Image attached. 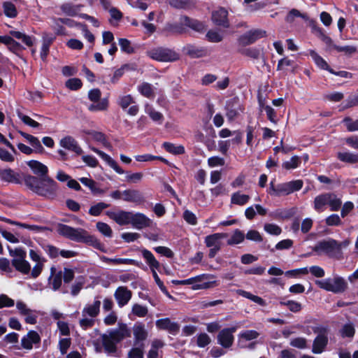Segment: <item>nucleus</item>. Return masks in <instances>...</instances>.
<instances>
[{"label": "nucleus", "instance_id": "obj_1", "mask_svg": "<svg viewBox=\"0 0 358 358\" xmlns=\"http://www.w3.org/2000/svg\"><path fill=\"white\" fill-rule=\"evenodd\" d=\"M24 182L31 190L41 196L53 199L57 195V183L48 176L38 178L31 175H24Z\"/></svg>", "mask_w": 358, "mask_h": 358}, {"label": "nucleus", "instance_id": "obj_2", "mask_svg": "<svg viewBox=\"0 0 358 358\" xmlns=\"http://www.w3.org/2000/svg\"><path fill=\"white\" fill-rule=\"evenodd\" d=\"M131 331L125 324H119L118 327L110 330L108 334L101 336L102 345L104 352L109 355H115L117 344L126 338L129 337Z\"/></svg>", "mask_w": 358, "mask_h": 358}, {"label": "nucleus", "instance_id": "obj_3", "mask_svg": "<svg viewBox=\"0 0 358 358\" xmlns=\"http://www.w3.org/2000/svg\"><path fill=\"white\" fill-rule=\"evenodd\" d=\"M101 301L99 297H95L92 303H87L81 313L79 324L83 329L92 328L95 324V318L99 315Z\"/></svg>", "mask_w": 358, "mask_h": 358}, {"label": "nucleus", "instance_id": "obj_4", "mask_svg": "<svg viewBox=\"0 0 358 358\" xmlns=\"http://www.w3.org/2000/svg\"><path fill=\"white\" fill-rule=\"evenodd\" d=\"M348 241L340 243L334 239L329 238L318 242L313 248L317 255H326L329 257H336L341 252L342 247H346Z\"/></svg>", "mask_w": 358, "mask_h": 358}, {"label": "nucleus", "instance_id": "obj_5", "mask_svg": "<svg viewBox=\"0 0 358 358\" xmlns=\"http://www.w3.org/2000/svg\"><path fill=\"white\" fill-rule=\"evenodd\" d=\"M315 285L320 289L334 294H341L345 292L348 289V282L344 278L338 275L332 278H328L323 280H315Z\"/></svg>", "mask_w": 358, "mask_h": 358}, {"label": "nucleus", "instance_id": "obj_6", "mask_svg": "<svg viewBox=\"0 0 358 358\" xmlns=\"http://www.w3.org/2000/svg\"><path fill=\"white\" fill-rule=\"evenodd\" d=\"M341 204V200L334 193L321 194L314 199V209L319 213L324 211L327 205L329 206L331 210H338Z\"/></svg>", "mask_w": 358, "mask_h": 358}, {"label": "nucleus", "instance_id": "obj_7", "mask_svg": "<svg viewBox=\"0 0 358 358\" xmlns=\"http://www.w3.org/2000/svg\"><path fill=\"white\" fill-rule=\"evenodd\" d=\"M303 185L301 180H295L275 185L273 182L270 183L268 193L274 196L289 195L296 191L300 190Z\"/></svg>", "mask_w": 358, "mask_h": 358}, {"label": "nucleus", "instance_id": "obj_8", "mask_svg": "<svg viewBox=\"0 0 358 358\" xmlns=\"http://www.w3.org/2000/svg\"><path fill=\"white\" fill-rule=\"evenodd\" d=\"M57 231L60 235L76 242L86 243L92 239L85 230L80 228L76 229L63 224H59L57 226Z\"/></svg>", "mask_w": 358, "mask_h": 358}, {"label": "nucleus", "instance_id": "obj_9", "mask_svg": "<svg viewBox=\"0 0 358 358\" xmlns=\"http://www.w3.org/2000/svg\"><path fill=\"white\" fill-rule=\"evenodd\" d=\"M147 55L152 59L162 62H172L178 59L175 51L162 47L152 48L147 52Z\"/></svg>", "mask_w": 358, "mask_h": 358}, {"label": "nucleus", "instance_id": "obj_10", "mask_svg": "<svg viewBox=\"0 0 358 358\" xmlns=\"http://www.w3.org/2000/svg\"><path fill=\"white\" fill-rule=\"evenodd\" d=\"M237 329L236 327H231L222 329L217 336V342L224 348H229L234 341V333Z\"/></svg>", "mask_w": 358, "mask_h": 358}, {"label": "nucleus", "instance_id": "obj_11", "mask_svg": "<svg viewBox=\"0 0 358 358\" xmlns=\"http://www.w3.org/2000/svg\"><path fill=\"white\" fill-rule=\"evenodd\" d=\"M266 32L262 29L250 30L241 35L238 38L240 45L245 46L255 43L257 40L266 36Z\"/></svg>", "mask_w": 358, "mask_h": 358}, {"label": "nucleus", "instance_id": "obj_12", "mask_svg": "<svg viewBox=\"0 0 358 358\" xmlns=\"http://www.w3.org/2000/svg\"><path fill=\"white\" fill-rule=\"evenodd\" d=\"M131 211L118 210L107 211L106 215L113 220L119 225H127L130 224Z\"/></svg>", "mask_w": 358, "mask_h": 358}, {"label": "nucleus", "instance_id": "obj_13", "mask_svg": "<svg viewBox=\"0 0 358 358\" xmlns=\"http://www.w3.org/2000/svg\"><path fill=\"white\" fill-rule=\"evenodd\" d=\"M130 224L137 229H142L149 227L151 224V220L143 213L131 212Z\"/></svg>", "mask_w": 358, "mask_h": 358}, {"label": "nucleus", "instance_id": "obj_14", "mask_svg": "<svg viewBox=\"0 0 358 358\" xmlns=\"http://www.w3.org/2000/svg\"><path fill=\"white\" fill-rule=\"evenodd\" d=\"M328 343L327 333L326 329H322L317 336L315 338L313 344V352L320 354L323 352Z\"/></svg>", "mask_w": 358, "mask_h": 358}, {"label": "nucleus", "instance_id": "obj_15", "mask_svg": "<svg viewBox=\"0 0 358 358\" xmlns=\"http://www.w3.org/2000/svg\"><path fill=\"white\" fill-rule=\"evenodd\" d=\"M156 327L159 329L166 330L173 335L177 334L180 330L179 324L167 317L157 320Z\"/></svg>", "mask_w": 358, "mask_h": 358}, {"label": "nucleus", "instance_id": "obj_16", "mask_svg": "<svg viewBox=\"0 0 358 358\" xmlns=\"http://www.w3.org/2000/svg\"><path fill=\"white\" fill-rule=\"evenodd\" d=\"M59 145L61 147L73 151L77 155L83 153V150L79 145L78 141L71 136H66L62 138L59 141Z\"/></svg>", "mask_w": 358, "mask_h": 358}, {"label": "nucleus", "instance_id": "obj_17", "mask_svg": "<svg viewBox=\"0 0 358 358\" xmlns=\"http://www.w3.org/2000/svg\"><path fill=\"white\" fill-rule=\"evenodd\" d=\"M227 16V10L223 8H220L217 10L213 12L212 20L215 24L227 28L229 27Z\"/></svg>", "mask_w": 358, "mask_h": 358}, {"label": "nucleus", "instance_id": "obj_18", "mask_svg": "<svg viewBox=\"0 0 358 358\" xmlns=\"http://www.w3.org/2000/svg\"><path fill=\"white\" fill-rule=\"evenodd\" d=\"M84 132L88 136L89 140L94 141L101 144L105 148L109 150L111 148L110 143L107 140L105 134L102 132L94 130H86Z\"/></svg>", "mask_w": 358, "mask_h": 358}, {"label": "nucleus", "instance_id": "obj_19", "mask_svg": "<svg viewBox=\"0 0 358 358\" xmlns=\"http://www.w3.org/2000/svg\"><path fill=\"white\" fill-rule=\"evenodd\" d=\"M114 296L120 307H123L129 301L131 298V292L126 287H119L115 294Z\"/></svg>", "mask_w": 358, "mask_h": 358}, {"label": "nucleus", "instance_id": "obj_20", "mask_svg": "<svg viewBox=\"0 0 358 358\" xmlns=\"http://www.w3.org/2000/svg\"><path fill=\"white\" fill-rule=\"evenodd\" d=\"M24 176L10 169L0 170V178L7 182L20 183L22 179L24 180Z\"/></svg>", "mask_w": 358, "mask_h": 358}, {"label": "nucleus", "instance_id": "obj_21", "mask_svg": "<svg viewBox=\"0 0 358 358\" xmlns=\"http://www.w3.org/2000/svg\"><path fill=\"white\" fill-rule=\"evenodd\" d=\"M226 110V116L228 120L231 122L243 112L244 108L238 101H234L227 103Z\"/></svg>", "mask_w": 358, "mask_h": 358}, {"label": "nucleus", "instance_id": "obj_22", "mask_svg": "<svg viewBox=\"0 0 358 358\" xmlns=\"http://www.w3.org/2000/svg\"><path fill=\"white\" fill-rule=\"evenodd\" d=\"M90 149L94 152L96 153L103 161H105L116 173L119 174H123L124 173V170L108 155L94 147H90Z\"/></svg>", "mask_w": 358, "mask_h": 358}, {"label": "nucleus", "instance_id": "obj_23", "mask_svg": "<svg viewBox=\"0 0 358 358\" xmlns=\"http://www.w3.org/2000/svg\"><path fill=\"white\" fill-rule=\"evenodd\" d=\"M259 336V333L255 330H244L238 335V343L241 348L246 347V342L252 341Z\"/></svg>", "mask_w": 358, "mask_h": 358}, {"label": "nucleus", "instance_id": "obj_24", "mask_svg": "<svg viewBox=\"0 0 358 358\" xmlns=\"http://www.w3.org/2000/svg\"><path fill=\"white\" fill-rule=\"evenodd\" d=\"M133 334L134 337V345L143 343L148 338V331L145 328V325L141 323H136L133 327Z\"/></svg>", "mask_w": 358, "mask_h": 358}, {"label": "nucleus", "instance_id": "obj_25", "mask_svg": "<svg viewBox=\"0 0 358 358\" xmlns=\"http://www.w3.org/2000/svg\"><path fill=\"white\" fill-rule=\"evenodd\" d=\"M122 200L139 204L143 201L142 194L136 189H126L122 192Z\"/></svg>", "mask_w": 358, "mask_h": 358}, {"label": "nucleus", "instance_id": "obj_26", "mask_svg": "<svg viewBox=\"0 0 358 358\" xmlns=\"http://www.w3.org/2000/svg\"><path fill=\"white\" fill-rule=\"evenodd\" d=\"M40 341L41 338L38 334L35 331H30L27 336L22 338L21 343L24 348L31 350L33 348V345L38 343Z\"/></svg>", "mask_w": 358, "mask_h": 358}, {"label": "nucleus", "instance_id": "obj_27", "mask_svg": "<svg viewBox=\"0 0 358 358\" xmlns=\"http://www.w3.org/2000/svg\"><path fill=\"white\" fill-rule=\"evenodd\" d=\"M227 237V234L225 233H215L208 235L205 238L204 243L208 248L221 247L222 239Z\"/></svg>", "mask_w": 358, "mask_h": 358}, {"label": "nucleus", "instance_id": "obj_28", "mask_svg": "<svg viewBox=\"0 0 358 358\" xmlns=\"http://www.w3.org/2000/svg\"><path fill=\"white\" fill-rule=\"evenodd\" d=\"M51 275L48 278V285L53 291L58 290L62 284V271L55 273V268H50Z\"/></svg>", "mask_w": 358, "mask_h": 358}, {"label": "nucleus", "instance_id": "obj_29", "mask_svg": "<svg viewBox=\"0 0 358 358\" xmlns=\"http://www.w3.org/2000/svg\"><path fill=\"white\" fill-rule=\"evenodd\" d=\"M27 164L34 174L39 176L41 178L47 176L48 169L41 162L36 160H30L27 162Z\"/></svg>", "mask_w": 358, "mask_h": 358}, {"label": "nucleus", "instance_id": "obj_30", "mask_svg": "<svg viewBox=\"0 0 358 358\" xmlns=\"http://www.w3.org/2000/svg\"><path fill=\"white\" fill-rule=\"evenodd\" d=\"M141 255L150 270L159 269L160 263L156 259L153 254L148 250L143 248L140 250Z\"/></svg>", "mask_w": 358, "mask_h": 358}, {"label": "nucleus", "instance_id": "obj_31", "mask_svg": "<svg viewBox=\"0 0 358 358\" xmlns=\"http://www.w3.org/2000/svg\"><path fill=\"white\" fill-rule=\"evenodd\" d=\"M206 278L201 279V281L196 282L192 287V289H207L213 287L214 285H217L216 281H209L208 280L213 278L214 276L210 274H203Z\"/></svg>", "mask_w": 358, "mask_h": 358}, {"label": "nucleus", "instance_id": "obj_32", "mask_svg": "<svg viewBox=\"0 0 358 358\" xmlns=\"http://www.w3.org/2000/svg\"><path fill=\"white\" fill-rule=\"evenodd\" d=\"M101 260L103 262L107 264H130L135 265L137 266H140V263L135 259H126V258H108L105 256L101 257Z\"/></svg>", "mask_w": 358, "mask_h": 358}, {"label": "nucleus", "instance_id": "obj_33", "mask_svg": "<svg viewBox=\"0 0 358 358\" xmlns=\"http://www.w3.org/2000/svg\"><path fill=\"white\" fill-rule=\"evenodd\" d=\"M250 196L241 193L240 191L233 193L231 196V204L244 206L250 201Z\"/></svg>", "mask_w": 358, "mask_h": 358}, {"label": "nucleus", "instance_id": "obj_34", "mask_svg": "<svg viewBox=\"0 0 358 358\" xmlns=\"http://www.w3.org/2000/svg\"><path fill=\"white\" fill-rule=\"evenodd\" d=\"M12 264L16 268L17 271H20L23 274H28L30 273V264L25 259H13Z\"/></svg>", "mask_w": 358, "mask_h": 358}, {"label": "nucleus", "instance_id": "obj_35", "mask_svg": "<svg viewBox=\"0 0 358 358\" xmlns=\"http://www.w3.org/2000/svg\"><path fill=\"white\" fill-rule=\"evenodd\" d=\"M337 157L345 163L355 164L358 162V154L351 152H339L337 153Z\"/></svg>", "mask_w": 358, "mask_h": 358}, {"label": "nucleus", "instance_id": "obj_36", "mask_svg": "<svg viewBox=\"0 0 358 358\" xmlns=\"http://www.w3.org/2000/svg\"><path fill=\"white\" fill-rule=\"evenodd\" d=\"M310 55L316 64V65L325 70H328L330 73H334V71L329 68V65L326 62V61L321 57L315 51L310 50Z\"/></svg>", "mask_w": 358, "mask_h": 358}, {"label": "nucleus", "instance_id": "obj_37", "mask_svg": "<svg viewBox=\"0 0 358 358\" xmlns=\"http://www.w3.org/2000/svg\"><path fill=\"white\" fill-rule=\"evenodd\" d=\"M180 23L196 31H201L203 28V25L201 22L187 16L181 17Z\"/></svg>", "mask_w": 358, "mask_h": 358}, {"label": "nucleus", "instance_id": "obj_38", "mask_svg": "<svg viewBox=\"0 0 358 358\" xmlns=\"http://www.w3.org/2000/svg\"><path fill=\"white\" fill-rule=\"evenodd\" d=\"M10 34L19 39L21 40L26 45L30 47L33 45V38L30 36H28L22 32L18 31H10Z\"/></svg>", "mask_w": 358, "mask_h": 358}, {"label": "nucleus", "instance_id": "obj_39", "mask_svg": "<svg viewBox=\"0 0 358 358\" xmlns=\"http://www.w3.org/2000/svg\"><path fill=\"white\" fill-rule=\"evenodd\" d=\"M313 29L327 45H328L329 48H334V45H335L334 44L332 39L325 34L324 30L322 28L318 27L314 24L313 26Z\"/></svg>", "mask_w": 358, "mask_h": 358}, {"label": "nucleus", "instance_id": "obj_40", "mask_svg": "<svg viewBox=\"0 0 358 358\" xmlns=\"http://www.w3.org/2000/svg\"><path fill=\"white\" fill-rule=\"evenodd\" d=\"M259 107L261 110H264L268 119L273 123L276 124L278 120L275 110L270 106L265 105L262 101H259Z\"/></svg>", "mask_w": 358, "mask_h": 358}, {"label": "nucleus", "instance_id": "obj_41", "mask_svg": "<svg viewBox=\"0 0 358 358\" xmlns=\"http://www.w3.org/2000/svg\"><path fill=\"white\" fill-rule=\"evenodd\" d=\"M108 106V101L106 98L102 99L97 102H93L92 104L88 106V109L90 111H102L106 110Z\"/></svg>", "mask_w": 358, "mask_h": 358}, {"label": "nucleus", "instance_id": "obj_42", "mask_svg": "<svg viewBox=\"0 0 358 358\" xmlns=\"http://www.w3.org/2000/svg\"><path fill=\"white\" fill-rule=\"evenodd\" d=\"M136 347L132 348L128 352V358H143L144 355V343L135 345Z\"/></svg>", "mask_w": 358, "mask_h": 358}, {"label": "nucleus", "instance_id": "obj_43", "mask_svg": "<svg viewBox=\"0 0 358 358\" xmlns=\"http://www.w3.org/2000/svg\"><path fill=\"white\" fill-rule=\"evenodd\" d=\"M163 148L169 152L173 155H181L185 152V148L180 145H175L166 142L163 144Z\"/></svg>", "mask_w": 358, "mask_h": 358}, {"label": "nucleus", "instance_id": "obj_44", "mask_svg": "<svg viewBox=\"0 0 358 358\" xmlns=\"http://www.w3.org/2000/svg\"><path fill=\"white\" fill-rule=\"evenodd\" d=\"M236 293L245 298L250 299L251 301H254L255 303H256L259 305H261V306L265 305V301H264L263 299H262L261 297H259L258 296L254 295V294H251L250 292H248L243 290V289H238V290H236Z\"/></svg>", "mask_w": 358, "mask_h": 358}, {"label": "nucleus", "instance_id": "obj_45", "mask_svg": "<svg viewBox=\"0 0 358 358\" xmlns=\"http://www.w3.org/2000/svg\"><path fill=\"white\" fill-rule=\"evenodd\" d=\"M138 90L143 96L147 98H153L155 96L152 85L148 83H143L138 85Z\"/></svg>", "mask_w": 358, "mask_h": 358}, {"label": "nucleus", "instance_id": "obj_46", "mask_svg": "<svg viewBox=\"0 0 358 358\" xmlns=\"http://www.w3.org/2000/svg\"><path fill=\"white\" fill-rule=\"evenodd\" d=\"M4 14L8 17H15L17 15L15 6L10 2L6 1L3 4Z\"/></svg>", "mask_w": 358, "mask_h": 358}, {"label": "nucleus", "instance_id": "obj_47", "mask_svg": "<svg viewBox=\"0 0 358 358\" xmlns=\"http://www.w3.org/2000/svg\"><path fill=\"white\" fill-rule=\"evenodd\" d=\"M134 99L130 94L122 95L119 96L117 99V104L123 109L125 110L129 106L134 103Z\"/></svg>", "mask_w": 358, "mask_h": 358}, {"label": "nucleus", "instance_id": "obj_48", "mask_svg": "<svg viewBox=\"0 0 358 358\" xmlns=\"http://www.w3.org/2000/svg\"><path fill=\"white\" fill-rule=\"evenodd\" d=\"M40 245L50 258H56L59 255V250L55 246L48 243H41Z\"/></svg>", "mask_w": 358, "mask_h": 358}, {"label": "nucleus", "instance_id": "obj_49", "mask_svg": "<svg viewBox=\"0 0 358 358\" xmlns=\"http://www.w3.org/2000/svg\"><path fill=\"white\" fill-rule=\"evenodd\" d=\"M109 207V204L104 202H99L96 204L92 206L89 210V213L92 216L99 215L103 210Z\"/></svg>", "mask_w": 358, "mask_h": 358}, {"label": "nucleus", "instance_id": "obj_50", "mask_svg": "<svg viewBox=\"0 0 358 358\" xmlns=\"http://www.w3.org/2000/svg\"><path fill=\"white\" fill-rule=\"evenodd\" d=\"M244 234L239 229H236L231 237L228 240L227 243L229 245L239 244L244 241Z\"/></svg>", "mask_w": 358, "mask_h": 358}, {"label": "nucleus", "instance_id": "obj_51", "mask_svg": "<svg viewBox=\"0 0 358 358\" xmlns=\"http://www.w3.org/2000/svg\"><path fill=\"white\" fill-rule=\"evenodd\" d=\"M300 164V158L298 156H293L289 161L284 162L282 166L285 169L290 170L297 168Z\"/></svg>", "mask_w": 358, "mask_h": 358}, {"label": "nucleus", "instance_id": "obj_52", "mask_svg": "<svg viewBox=\"0 0 358 358\" xmlns=\"http://www.w3.org/2000/svg\"><path fill=\"white\" fill-rule=\"evenodd\" d=\"M206 276L204 275H199L195 276L194 278H190L183 280H172V283H173L174 285H192L193 286L194 283H196V282L201 281V279L206 278Z\"/></svg>", "mask_w": 358, "mask_h": 358}, {"label": "nucleus", "instance_id": "obj_53", "mask_svg": "<svg viewBox=\"0 0 358 358\" xmlns=\"http://www.w3.org/2000/svg\"><path fill=\"white\" fill-rule=\"evenodd\" d=\"M280 305L287 306L289 310L294 313L299 312L301 310V304L295 301H281Z\"/></svg>", "mask_w": 358, "mask_h": 358}, {"label": "nucleus", "instance_id": "obj_54", "mask_svg": "<svg viewBox=\"0 0 358 358\" xmlns=\"http://www.w3.org/2000/svg\"><path fill=\"white\" fill-rule=\"evenodd\" d=\"M131 312L138 317H143L147 315L148 310L146 306L136 303L133 306Z\"/></svg>", "mask_w": 358, "mask_h": 358}, {"label": "nucleus", "instance_id": "obj_55", "mask_svg": "<svg viewBox=\"0 0 358 358\" xmlns=\"http://www.w3.org/2000/svg\"><path fill=\"white\" fill-rule=\"evenodd\" d=\"M135 159L140 162H150L155 159H159L165 163L167 161L162 157L154 156L150 154L139 155L135 156Z\"/></svg>", "mask_w": 358, "mask_h": 358}, {"label": "nucleus", "instance_id": "obj_56", "mask_svg": "<svg viewBox=\"0 0 358 358\" xmlns=\"http://www.w3.org/2000/svg\"><path fill=\"white\" fill-rule=\"evenodd\" d=\"M192 3L193 0H169L170 5L176 8H189Z\"/></svg>", "mask_w": 358, "mask_h": 358}, {"label": "nucleus", "instance_id": "obj_57", "mask_svg": "<svg viewBox=\"0 0 358 358\" xmlns=\"http://www.w3.org/2000/svg\"><path fill=\"white\" fill-rule=\"evenodd\" d=\"M145 113H148L153 121L162 122L163 115L161 113L155 110L152 107L146 106Z\"/></svg>", "mask_w": 358, "mask_h": 358}, {"label": "nucleus", "instance_id": "obj_58", "mask_svg": "<svg viewBox=\"0 0 358 358\" xmlns=\"http://www.w3.org/2000/svg\"><path fill=\"white\" fill-rule=\"evenodd\" d=\"M119 45L121 50L127 54H131L134 52V48L132 47L131 42L126 38H120Z\"/></svg>", "mask_w": 358, "mask_h": 358}, {"label": "nucleus", "instance_id": "obj_59", "mask_svg": "<svg viewBox=\"0 0 358 358\" xmlns=\"http://www.w3.org/2000/svg\"><path fill=\"white\" fill-rule=\"evenodd\" d=\"M17 116L25 124L29 127L36 128L40 126V124L38 122L34 120L30 117L22 114V113H18Z\"/></svg>", "mask_w": 358, "mask_h": 358}, {"label": "nucleus", "instance_id": "obj_60", "mask_svg": "<svg viewBox=\"0 0 358 358\" xmlns=\"http://www.w3.org/2000/svg\"><path fill=\"white\" fill-rule=\"evenodd\" d=\"M211 342L210 336L206 333H201L197 336L196 343L200 348H204Z\"/></svg>", "mask_w": 358, "mask_h": 358}, {"label": "nucleus", "instance_id": "obj_61", "mask_svg": "<svg viewBox=\"0 0 358 358\" xmlns=\"http://www.w3.org/2000/svg\"><path fill=\"white\" fill-rule=\"evenodd\" d=\"M264 230L269 234L278 236L281 234V228L275 224H265Z\"/></svg>", "mask_w": 358, "mask_h": 358}, {"label": "nucleus", "instance_id": "obj_62", "mask_svg": "<svg viewBox=\"0 0 358 358\" xmlns=\"http://www.w3.org/2000/svg\"><path fill=\"white\" fill-rule=\"evenodd\" d=\"M154 250L166 257L173 258L174 256L173 252L169 248L165 246H157L154 248Z\"/></svg>", "mask_w": 358, "mask_h": 358}, {"label": "nucleus", "instance_id": "obj_63", "mask_svg": "<svg viewBox=\"0 0 358 358\" xmlns=\"http://www.w3.org/2000/svg\"><path fill=\"white\" fill-rule=\"evenodd\" d=\"M96 228L104 236L108 237L112 236V229L108 224L99 222L96 223Z\"/></svg>", "mask_w": 358, "mask_h": 358}, {"label": "nucleus", "instance_id": "obj_64", "mask_svg": "<svg viewBox=\"0 0 358 358\" xmlns=\"http://www.w3.org/2000/svg\"><path fill=\"white\" fill-rule=\"evenodd\" d=\"M345 126L349 131H358V120H352L350 117H346L343 120Z\"/></svg>", "mask_w": 358, "mask_h": 358}]
</instances>
